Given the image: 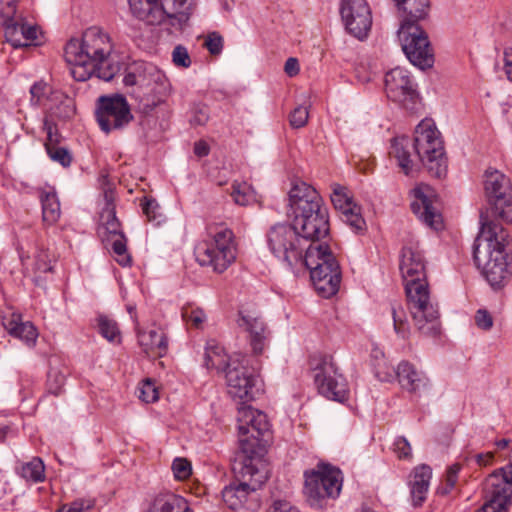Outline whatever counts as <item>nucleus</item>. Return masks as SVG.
Wrapping results in <instances>:
<instances>
[{"label": "nucleus", "mask_w": 512, "mask_h": 512, "mask_svg": "<svg viewBox=\"0 0 512 512\" xmlns=\"http://www.w3.org/2000/svg\"><path fill=\"white\" fill-rule=\"evenodd\" d=\"M484 191L489 207L480 211V232L474 241L473 258L490 286L498 289L511 275V245L507 230L495 219L512 222V185L500 171L487 170Z\"/></svg>", "instance_id": "1"}, {"label": "nucleus", "mask_w": 512, "mask_h": 512, "mask_svg": "<svg viewBox=\"0 0 512 512\" xmlns=\"http://www.w3.org/2000/svg\"><path fill=\"white\" fill-rule=\"evenodd\" d=\"M399 269L415 327L423 336L438 337L441 333L439 308L431 299L426 262L417 242L403 246Z\"/></svg>", "instance_id": "2"}, {"label": "nucleus", "mask_w": 512, "mask_h": 512, "mask_svg": "<svg viewBox=\"0 0 512 512\" xmlns=\"http://www.w3.org/2000/svg\"><path fill=\"white\" fill-rule=\"evenodd\" d=\"M112 50L109 35L93 26L87 28L80 39H70L64 55L76 81L84 82L93 76L110 81L120 69L111 59Z\"/></svg>", "instance_id": "3"}, {"label": "nucleus", "mask_w": 512, "mask_h": 512, "mask_svg": "<svg viewBox=\"0 0 512 512\" xmlns=\"http://www.w3.org/2000/svg\"><path fill=\"white\" fill-rule=\"evenodd\" d=\"M288 200L292 223L307 244H317L329 236L328 209L314 187L305 182L295 183Z\"/></svg>", "instance_id": "4"}, {"label": "nucleus", "mask_w": 512, "mask_h": 512, "mask_svg": "<svg viewBox=\"0 0 512 512\" xmlns=\"http://www.w3.org/2000/svg\"><path fill=\"white\" fill-rule=\"evenodd\" d=\"M300 266L310 271L313 285L321 296L329 298L338 292L341 270L329 245L309 244Z\"/></svg>", "instance_id": "5"}, {"label": "nucleus", "mask_w": 512, "mask_h": 512, "mask_svg": "<svg viewBox=\"0 0 512 512\" xmlns=\"http://www.w3.org/2000/svg\"><path fill=\"white\" fill-rule=\"evenodd\" d=\"M207 234L208 239L195 249L196 260L201 266L222 273L236 259L234 233L223 223H212L207 226Z\"/></svg>", "instance_id": "6"}, {"label": "nucleus", "mask_w": 512, "mask_h": 512, "mask_svg": "<svg viewBox=\"0 0 512 512\" xmlns=\"http://www.w3.org/2000/svg\"><path fill=\"white\" fill-rule=\"evenodd\" d=\"M412 145L415 154L431 176L442 178L446 175L448 165L443 141L432 120H422L416 126Z\"/></svg>", "instance_id": "7"}, {"label": "nucleus", "mask_w": 512, "mask_h": 512, "mask_svg": "<svg viewBox=\"0 0 512 512\" xmlns=\"http://www.w3.org/2000/svg\"><path fill=\"white\" fill-rule=\"evenodd\" d=\"M130 10L135 17L150 24L164 23L177 31H182L188 23L194 9L193 0H160L157 9L158 17L154 15L157 0H137L129 3Z\"/></svg>", "instance_id": "8"}, {"label": "nucleus", "mask_w": 512, "mask_h": 512, "mask_svg": "<svg viewBox=\"0 0 512 512\" xmlns=\"http://www.w3.org/2000/svg\"><path fill=\"white\" fill-rule=\"evenodd\" d=\"M266 242L270 252L291 269L300 266L309 245L293 223L271 226L266 233Z\"/></svg>", "instance_id": "9"}, {"label": "nucleus", "mask_w": 512, "mask_h": 512, "mask_svg": "<svg viewBox=\"0 0 512 512\" xmlns=\"http://www.w3.org/2000/svg\"><path fill=\"white\" fill-rule=\"evenodd\" d=\"M239 436L240 454L233 464L234 474L243 478L254 475L258 483H265L268 479V469L263 456L268 441L254 433Z\"/></svg>", "instance_id": "10"}, {"label": "nucleus", "mask_w": 512, "mask_h": 512, "mask_svg": "<svg viewBox=\"0 0 512 512\" xmlns=\"http://www.w3.org/2000/svg\"><path fill=\"white\" fill-rule=\"evenodd\" d=\"M508 464L495 469L484 482L485 503L475 512H509L512 504V448Z\"/></svg>", "instance_id": "11"}, {"label": "nucleus", "mask_w": 512, "mask_h": 512, "mask_svg": "<svg viewBox=\"0 0 512 512\" xmlns=\"http://www.w3.org/2000/svg\"><path fill=\"white\" fill-rule=\"evenodd\" d=\"M304 493L313 507H322L326 498H336L342 488V472L330 464L320 463L311 472H305Z\"/></svg>", "instance_id": "12"}, {"label": "nucleus", "mask_w": 512, "mask_h": 512, "mask_svg": "<svg viewBox=\"0 0 512 512\" xmlns=\"http://www.w3.org/2000/svg\"><path fill=\"white\" fill-rule=\"evenodd\" d=\"M398 40L407 59L421 70L431 68L434 64V50L427 32L420 24H400L397 31Z\"/></svg>", "instance_id": "13"}, {"label": "nucleus", "mask_w": 512, "mask_h": 512, "mask_svg": "<svg viewBox=\"0 0 512 512\" xmlns=\"http://www.w3.org/2000/svg\"><path fill=\"white\" fill-rule=\"evenodd\" d=\"M235 476L237 480L222 490L224 503L235 512H256L261 506L258 491L264 483H258L254 475H247L246 478L240 475Z\"/></svg>", "instance_id": "14"}, {"label": "nucleus", "mask_w": 512, "mask_h": 512, "mask_svg": "<svg viewBox=\"0 0 512 512\" xmlns=\"http://www.w3.org/2000/svg\"><path fill=\"white\" fill-rule=\"evenodd\" d=\"M385 92L387 97L410 112H416L420 105L417 84L411 73L396 67L385 74Z\"/></svg>", "instance_id": "15"}, {"label": "nucleus", "mask_w": 512, "mask_h": 512, "mask_svg": "<svg viewBox=\"0 0 512 512\" xmlns=\"http://www.w3.org/2000/svg\"><path fill=\"white\" fill-rule=\"evenodd\" d=\"M96 120L105 133L123 130L132 120L130 105L126 98L116 94L101 96L95 112Z\"/></svg>", "instance_id": "16"}, {"label": "nucleus", "mask_w": 512, "mask_h": 512, "mask_svg": "<svg viewBox=\"0 0 512 512\" xmlns=\"http://www.w3.org/2000/svg\"><path fill=\"white\" fill-rule=\"evenodd\" d=\"M314 371V380L321 395L340 403L348 400L347 381L342 374L337 372L331 359L323 358Z\"/></svg>", "instance_id": "17"}, {"label": "nucleus", "mask_w": 512, "mask_h": 512, "mask_svg": "<svg viewBox=\"0 0 512 512\" xmlns=\"http://www.w3.org/2000/svg\"><path fill=\"white\" fill-rule=\"evenodd\" d=\"M340 14L349 34L359 40L368 36L372 14L366 0H341Z\"/></svg>", "instance_id": "18"}, {"label": "nucleus", "mask_w": 512, "mask_h": 512, "mask_svg": "<svg viewBox=\"0 0 512 512\" xmlns=\"http://www.w3.org/2000/svg\"><path fill=\"white\" fill-rule=\"evenodd\" d=\"M239 359L225 372V378L228 386V393L233 398H238L242 404L254 399L259 391L260 382L257 375L243 365Z\"/></svg>", "instance_id": "19"}, {"label": "nucleus", "mask_w": 512, "mask_h": 512, "mask_svg": "<svg viewBox=\"0 0 512 512\" xmlns=\"http://www.w3.org/2000/svg\"><path fill=\"white\" fill-rule=\"evenodd\" d=\"M394 375L397 377L401 387L410 393H417L429 384L427 376L423 372L418 371L408 361L400 362L396 369L388 368L386 371H380L378 368L375 369V376L383 382L391 381Z\"/></svg>", "instance_id": "20"}, {"label": "nucleus", "mask_w": 512, "mask_h": 512, "mask_svg": "<svg viewBox=\"0 0 512 512\" xmlns=\"http://www.w3.org/2000/svg\"><path fill=\"white\" fill-rule=\"evenodd\" d=\"M4 27L5 39L14 48L36 45L38 29L35 25H28L18 11L9 17H1Z\"/></svg>", "instance_id": "21"}, {"label": "nucleus", "mask_w": 512, "mask_h": 512, "mask_svg": "<svg viewBox=\"0 0 512 512\" xmlns=\"http://www.w3.org/2000/svg\"><path fill=\"white\" fill-rule=\"evenodd\" d=\"M237 325L249 334V343L255 355H260L265 347L269 332L261 315L252 310H240Z\"/></svg>", "instance_id": "22"}, {"label": "nucleus", "mask_w": 512, "mask_h": 512, "mask_svg": "<svg viewBox=\"0 0 512 512\" xmlns=\"http://www.w3.org/2000/svg\"><path fill=\"white\" fill-rule=\"evenodd\" d=\"M237 419L239 422V434L247 435L254 433L257 436L264 437L269 433L270 424L267 415L249 405H245V403L238 408Z\"/></svg>", "instance_id": "23"}, {"label": "nucleus", "mask_w": 512, "mask_h": 512, "mask_svg": "<svg viewBox=\"0 0 512 512\" xmlns=\"http://www.w3.org/2000/svg\"><path fill=\"white\" fill-rule=\"evenodd\" d=\"M102 228L104 229L103 241L107 245H111L113 252L117 255L116 261L119 265L123 267L130 265L131 257L127 254V239L121 229L120 221L108 222Z\"/></svg>", "instance_id": "24"}, {"label": "nucleus", "mask_w": 512, "mask_h": 512, "mask_svg": "<svg viewBox=\"0 0 512 512\" xmlns=\"http://www.w3.org/2000/svg\"><path fill=\"white\" fill-rule=\"evenodd\" d=\"M415 200L411 203L413 213L428 226L439 229L442 224L441 215L434 208L432 200L421 189H414Z\"/></svg>", "instance_id": "25"}, {"label": "nucleus", "mask_w": 512, "mask_h": 512, "mask_svg": "<svg viewBox=\"0 0 512 512\" xmlns=\"http://www.w3.org/2000/svg\"><path fill=\"white\" fill-rule=\"evenodd\" d=\"M137 338L143 352L148 357L161 358L166 355L168 340L162 331L156 329L149 331L137 329Z\"/></svg>", "instance_id": "26"}, {"label": "nucleus", "mask_w": 512, "mask_h": 512, "mask_svg": "<svg viewBox=\"0 0 512 512\" xmlns=\"http://www.w3.org/2000/svg\"><path fill=\"white\" fill-rule=\"evenodd\" d=\"M409 482L410 495L414 507H420L425 502L429 490L432 469L422 464L414 468Z\"/></svg>", "instance_id": "27"}, {"label": "nucleus", "mask_w": 512, "mask_h": 512, "mask_svg": "<svg viewBox=\"0 0 512 512\" xmlns=\"http://www.w3.org/2000/svg\"><path fill=\"white\" fill-rule=\"evenodd\" d=\"M401 16L400 24H420L429 14V0H395L393 1Z\"/></svg>", "instance_id": "28"}, {"label": "nucleus", "mask_w": 512, "mask_h": 512, "mask_svg": "<svg viewBox=\"0 0 512 512\" xmlns=\"http://www.w3.org/2000/svg\"><path fill=\"white\" fill-rule=\"evenodd\" d=\"M148 512H191L186 500L173 493L157 495Z\"/></svg>", "instance_id": "29"}, {"label": "nucleus", "mask_w": 512, "mask_h": 512, "mask_svg": "<svg viewBox=\"0 0 512 512\" xmlns=\"http://www.w3.org/2000/svg\"><path fill=\"white\" fill-rule=\"evenodd\" d=\"M238 359H230L224 352L223 347L208 343L205 352V366L208 369H215L218 372H226Z\"/></svg>", "instance_id": "30"}, {"label": "nucleus", "mask_w": 512, "mask_h": 512, "mask_svg": "<svg viewBox=\"0 0 512 512\" xmlns=\"http://www.w3.org/2000/svg\"><path fill=\"white\" fill-rule=\"evenodd\" d=\"M67 374V367L61 364L58 358L50 359V368L46 381L47 391L54 396L62 394Z\"/></svg>", "instance_id": "31"}, {"label": "nucleus", "mask_w": 512, "mask_h": 512, "mask_svg": "<svg viewBox=\"0 0 512 512\" xmlns=\"http://www.w3.org/2000/svg\"><path fill=\"white\" fill-rule=\"evenodd\" d=\"M42 206V220L47 226L54 225L60 218V203L56 192L42 190L39 195Z\"/></svg>", "instance_id": "32"}, {"label": "nucleus", "mask_w": 512, "mask_h": 512, "mask_svg": "<svg viewBox=\"0 0 512 512\" xmlns=\"http://www.w3.org/2000/svg\"><path fill=\"white\" fill-rule=\"evenodd\" d=\"M410 145V139L406 136L394 138L391 143L390 154L397 159L398 165L405 175H410L412 170V161L410 160L409 151Z\"/></svg>", "instance_id": "33"}, {"label": "nucleus", "mask_w": 512, "mask_h": 512, "mask_svg": "<svg viewBox=\"0 0 512 512\" xmlns=\"http://www.w3.org/2000/svg\"><path fill=\"white\" fill-rule=\"evenodd\" d=\"M20 475L27 481L34 483L45 480V466L39 457H34L31 461L23 464L20 469Z\"/></svg>", "instance_id": "34"}, {"label": "nucleus", "mask_w": 512, "mask_h": 512, "mask_svg": "<svg viewBox=\"0 0 512 512\" xmlns=\"http://www.w3.org/2000/svg\"><path fill=\"white\" fill-rule=\"evenodd\" d=\"M340 218L353 232L362 234L366 231V222L361 214V208L357 204L343 211Z\"/></svg>", "instance_id": "35"}, {"label": "nucleus", "mask_w": 512, "mask_h": 512, "mask_svg": "<svg viewBox=\"0 0 512 512\" xmlns=\"http://www.w3.org/2000/svg\"><path fill=\"white\" fill-rule=\"evenodd\" d=\"M99 333L112 343L121 342V333L115 320L105 315H100L97 319Z\"/></svg>", "instance_id": "36"}, {"label": "nucleus", "mask_w": 512, "mask_h": 512, "mask_svg": "<svg viewBox=\"0 0 512 512\" xmlns=\"http://www.w3.org/2000/svg\"><path fill=\"white\" fill-rule=\"evenodd\" d=\"M391 313L395 333L403 339L407 338L410 328L404 309L400 305L392 304Z\"/></svg>", "instance_id": "37"}, {"label": "nucleus", "mask_w": 512, "mask_h": 512, "mask_svg": "<svg viewBox=\"0 0 512 512\" xmlns=\"http://www.w3.org/2000/svg\"><path fill=\"white\" fill-rule=\"evenodd\" d=\"M331 201L335 209L340 211V213L356 205L353 203L352 198L348 196L346 188L338 184L334 185Z\"/></svg>", "instance_id": "38"}, {"label": "nucleus", "mask_w": 512, "mask_h": 512, "mask_svg": "<svg viewBox=\"0 0 512 512\" xmlns=\"http://www.w3.org/2000/svg\"><path fill=\"white\" fill-rule=\"evenodd\" d=\"M43 130L47 134L46 141L44 143L45 150L52 149L57 146H62L61 142L63 137L59 133L57 125L47 117L43 120Z\"/></svg>", "instance_id": "39"}, {"label": "nucleus", "mask_w": 512, "mask_h": 512, "mask_svg": "<svg viewBox=\"0 0 512 512\" xmlns=\"http://www.w3.org/2000/svg\"><path fill=\"white\" fill-rule=\"evenodd\" d=\"M15 338L22 340L27 346L33 347L38 338L36 327L29 321L23 322L19 330L12 335Z\"/></svg>", "instance_id": "40"}, {"label": "nucleus", "mask_w": 512, "mask_h": 512, "mask_svg": "<svg viewBox=\"0 0 512 512\" xmlns=\"http://www.w3.org/2000/svg\"><path fill=\"white\" fill-rule=\"evenodd\" d=\"M105 206L102 208L100 213V221L102 227L106 226L107 223L114 222L118 220L116 217L115 204L113 201V193L105 192L104 193Z\"/></svg>", "instance_id": "41"}, {"label": "nucleus", "mask_w": 512, "mask_h": 512, "mask_svg": "<svg viewBox=\"0 0 512 512\" xmlns=\"http://www.w3.org/2000/svg\"><path fill=\"white\" fill-rule=\"evenodd\" d=\"M460 470L461 465L458 463L448 467L445 476V484L444 486L438 488L439 494L446 495L452 491V489L455 487V484L457 483Z\"/></svg>", "instance_id": "42"}, {"label": "nucleus", "mask_w": 512, "mask_h": 512, "mask_svg": "<svg viewBox=\"0 0 512 512\" xmlns=\"http://www.w3.org/2000/svg\"><path fill=\"white\" fill-rule=\"evenodd\" d=\"M46 152L52 161L59 163L64 168L69 167L72 163V154L64 146H57L46 150Z\"/></svg>", "instance_id": "43"}, {"label": "nucleus", "mask_w": 512, "mask_h": 512, "mask_svg": "<svg viewBox=\"0 0 512 512\" xmlns=\"http://www.w3.org/2000/svg\"><path fill=\"white\" fill-rule=\"evenodd\" d=\"M250 187L247 183L235 182L232 184L231 197L238 205L245 206L249 203L251 195L249 194Z\"/></svg>", "instance_id": "44"}, {"label": "nucleus", "mask_w": 512, "mask_h": 512, "mask_svg": "<svg viewBox=\"0 0 512 512\" xmlns=\"http://www.w3.org/2000/svg\"><path fill=\"white\" fill-rule=\"evenodd\" d=\"M139 398L145 403H152L158 400V390L151 379L143 381L142 386L139 389Z\"/></svg>", "instance_id": "45"}, {"label": "nucleus", "mask_w": 512, "mask_h": 512, "mask_svg": "<svg viewBox=\"0 0 512 512\" xmlns=\"http://www.w3.org/2000/svg\"><path fill=\"white\" fill-rule=\"evenodd\" d=\"M172 470L176 479L185 480L191 475V463L185 458H176L172 463Z\"/></svg>", "instance_id": "46"}, {"label": "nucleus", "mask_w": 512, "mask_h": 512, "mask_svg": "<svg viewBox=\"0 0 512 512\" xmlns=\"http://www.w3.org/2000/svg\"><path fill=\"white\" fill-rule=\"evenodd\" d=\"M53 114L60 119H69L75 114V106L73 100L69 97H64L59 105L54 109Z\"/></svg>", "instance_id": "47"}, {"label": "nucleus", "mask_w": 512, "mask_h": 512, "mask_svg": "<svg viewBox=\"0 0 512 512\" xmlns=\"http://www.w3.org/2000/svg\"><path fill=\"white\" fill-rule=\"evenodd\" d=\"M308 109L304 106L296 107L289 116L290 125L293 128H302L307 124L308 121Z\"/></svg>", "instance_id": "48"}, {"label": "nucleus", "mask_w": 512, "mask_h": 512, "mask_svg": "<svg viewBox=\"0 0 512 512\" xmlns=\"http://www.w3.org/2000/svg\"><path fill=\"white\" fill-rule=\"evenodd\" d=\"M172 61L175 66L188 68L191 65V58L186 47L177 45L172 52Z\"/></svg>", "instance_id": "49"}, {"label": "nucleus", "mask_w": 512, "mask_h": 512, "mask_svg": "<svg viewBox=\"0 0 512 512\" xmlns=\"http://www.w3.org/2000/svg\"><path fill=\"white\" fill-rule=\"evenodd\" d=\"M136 79L138 81V86H146L148 85V75H151L155 70V67L151 64H147L145 62H134Z\"/></svg>", "instance_id": "50"}, {"label": "nucleus", "mask_w": 512, "mask_h": 512, "mask_svg": "<svg viewBox=\"0 0 512 512\" xmlns=\"http://www.w3.org/2000/svg\"><path fill=\"white\" fill-rule=\"evenodd\" d=\"M141 207L143 214L149 221L157 220L161 216V214L158 213L159 204L155 199L144 197L141 201Z\"/></svg>", "instance_id": "51"}, {"label": "nucleus", "mask_w": 512, "mask_h": 512, "mask_svg": "<svg viewBox=\"0 0 512 512\" xmlns=\"http://www.w3.org/2000/svg\"><path fill=\"white\" fill-rule=\"evenodd\" d=\"M209 120V109L204 104H196L192 108V117L190 122L193 125H205Z\"/></svg>", "instance_id": "52"}, {"label": "nucleus", "mask_w": 512, "mask_h": 512, "mask_svg": "<svg viewBox=\"0 0 512 512\" xmlns=\"http://www.w3.org/2000/svg\"><path fill=\"white\" fill-rule=\"evenodd\" d=\"M157 121L154 117L145 115L139 121V130L138 135L140 138L144 140H152V136L150 135V130L152 127L156 125Z\"/></svg>", "instance_id": "53"}, {"label": "nucleus", "mask_w": 512, "mask_h": 512, "mask_svg": "<svg viewBox=\"0 0 512 512\" xmlns=\"http://www.w3.org/2000/svg\"><path fill=\"white\" fill-rule=\"evenodd\" d=\"M205 47L212 55H218L223 48V38L217 33H210L205 41Z\"/></svg>", "instance_id": "54"}, {"label": "nucleus", "mask_w": 512, "mask_h": 512, "mask_svg": "<svg viewBox=\"0 0 512 512\" xmlns=\"http://www.w3.org/2000/svg\"><path fill=\"white\" fill-rule=\"evenodd\" d=\"M182 316L187 322H190L196 328H198L206 319V315L201 309H186L183 311Z\"/></svg>", "instance_id": "55"}, {"label": "nucleus", "mask_w": 512, "mask_h": 512, "mask_svg": "<svg viewBox=\"0 0 512 512\" xmlns=\"http://www.w3.org/2000/svg\"><path fill=\"white\" fill-rule=\"evenodd\" d=\"M475 323L478 328L488 331L493 326V318L485 309H479L475 314Z\"/></svg>", "instance_id": "56"}, {"label": "nucleus", "mask_w": 512, "mask_h": 512, "mask_svg": "<svg viewBox=\"0 0 512 512\" xmlns=\"http://www.w3.org/2000/svg\"><path fill=\"white\" fill-rule=\"evenodd\" d=\"M394 450L399 458H408L411 456V446L408 440L403 437H397L394 442Z\"/></svg>", "instance_id": "57"}, {"label": "nucleus", "mask_w": 512, "mask_h": 512, "mask_svg": "<svg viewBox=\"0 0 512 512\" xmlns=\"http://www.w3.org/2000/svg\"><path fill=\"white\" fill-rule=\"evenodd\" d=\"M22 323L21 315L17 313H12L10 318H4L3 320V325L11 336L19 330Z\"/></svg>", "instance_id": "58"}, {"label": "nucleus", "mask_w": 512, "mask_h": 512, "mask_svg": "<svg viewBox=\"0 0 512 512\" xmlns=\"http://www.w3.org/2000/svg\"><path fill=\"white\" fill-rule=\"evenodd\" d=\"M35 266L39 272L43 273L52 272L53 270L51 261L48 259V254L44 251L37 255Z\"/></svg>", "instance_id": "59"}, {"label": "nucleus", "mask_w": 512, "mask_h": 512, "mask_svg": "<svg viewBox=\"0 0 512 512\" xmlns=\"http://www.w3.org/2000/svg\"><path fill=\"white\" fill-rule=\"evenodd\" d=\"M46 84L44 82H36L30 88L31 101L34 104H39L41 98L45 94Z\"/></svg>", "instance_id": "60"}, {"label": "nucleus", "mask_w": 512, "mask_h": 512, "mask_svg": "<svg viewBox=\"0 0 512 512\" xmlns=\"http://www.w3.org/2000/svg\"><path fill=\"white\" fill-rule=\"evenodd\" d=\"M18 1L19 0H0V17H9L11 15H14V12L17 11Z\"/></svg>", "instance_id": "61"}, {"label": "nucleus", "mask_w": 512, "mask_h": 512, "mask_svg": "<svg viewBox=\"0 0 512 512\" xmlns=\"http://www.w3.org/2000/svg\"><path fill=\"white\" fill-rule=\"evenodd\" d=\"M268 512H299V510L286 501L277 500L273 502Z\"/></svg>", "instance_id": "62"}, {"label": "nucleus", "mask_w": 512, "mask_h": 512, "mask_svg": "<svg viewBox=\"0 0 512 512\" xmlns=\"http://www.w3.org/2000/svg\"><path fill=\"white\" fill-rule=\"evenodd\" d=\"M135 66L134 63L129 65L126 69V73L123 78V83L126 87L138 86V81L136 79V73L134 71Z\"/></svg>", "instance_id": "63"}, {"label": "nucleus", "mask_w": 512, "mask_h": 512, "mask_svg": "<svg viewBox=\"0 0 512 512\" xmlns=\"http://www.w3.org/2000/svg\"><path fill=\"white\" fill-rule=\"evenodd\" d=\"M284 71L290 77L297 75L299 73L298 60L293 57L288 58L284 65Z\"/></svg>", "instance_id": "64"}]
</instances>
